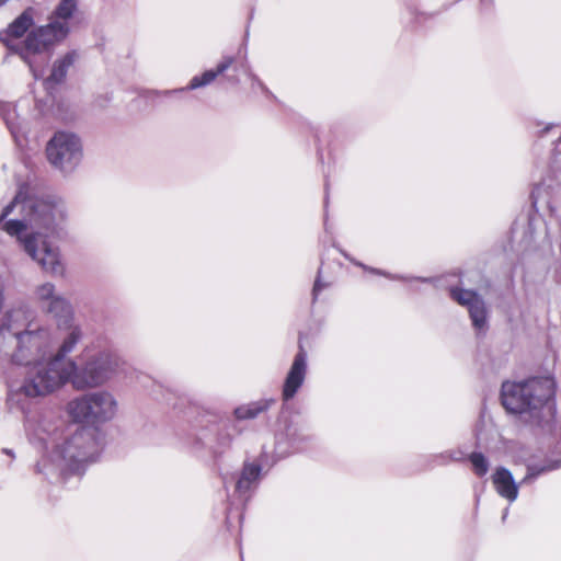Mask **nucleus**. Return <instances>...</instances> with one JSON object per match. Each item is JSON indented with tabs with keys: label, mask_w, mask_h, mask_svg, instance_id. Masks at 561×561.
<instances>
[{
	"label": "nucleus",
	"mask_w": 561,
	"mask_h": 561,
	"mask_svg": "<svg viewBox=\"0 0 561 561\" xmlns=\"http://www.w3.org/2000/svg\"><path fill=\"white\" fill-rule=\"evenodd\" d=\"M8 126H9V129H11L12 133H14L12 126L9 124V122H7Z\"/></svg>",
	"instance_id": "473e14b6"
},
{
	"label": "nucleus",
	"mask_w": 561,
	"mask_h": 561,
	"mask_svg": "<svg viewBox=\"0 0 561 561\" xmlns=\"http://www.w3.org/2000/svg\"><path fill=\"white\" fill-rule=\"evenodd\" d=\"M77 11V0H60L59 4L55 9L56 21L61 20V23H67L73 13Z\"/></svg>",
	"instance_id": "4be33fe9"
},
{
	"label": "nucleus",
	"mask_w": 561,
	"mask_h": 561,
	"mask_svg": "<svg viewBox=\"0 0 561 561\" xmlns=\"http://www.w3.org/2000/svg\"><path fill=\"white\" fill-rule=\"evenodd\" d=\"M436 457L439 459V461H438L439 465H445L449 461H458L461 459L460 453H457V451H445Z\"/></svg>",
	"instance_id": "bb28decb"
},
{
	"label": "nucleus",
	"mask_w": 561,
	"mask_h": 561,
	"mask_svg": "<svg viewBox=\"0 0 561 561\" xmlns=\"http://www.w3.org/2000/svg\"><path fill=\"white\" fill-rule=\"evenodd\" d=\"M128 371V364L116 352L107 350V379L111 377H121Z\"/></svg>",
	"instance_id": "a211bd4d"
},
{
	"label": "nucleus",
	"mask_w": 561,
	"mask_h": 561,
	"mask_svg": "<svg viewBox=\"0 0 561 561\" xmlns=\"http://www.w3.org/2000/svg\"><path fill=\"white\" fill-rule=\"evenodd\" d=\"M342 253L353 264H355L356 266L362 267L364 271H367L369 273H373V274H376V275H380V276H385V277H388V278L393 279V280H407V282H410V280L413 279L412 277H404V276H401V275H392V274L387 273L386 271L367 266V265L363 264L362 262H358V261L350 257L346 253H344V252H342ZM419 279L422 280V282H425V283L432 280L431 278H419Z\"/></svg>",
	"instance_id": "412c9836"
},
{
	"label": "nucleus",
	"mask_w": 561,
	"mask_h": 561,
	"mask_svg": "<svg viewBox=\"0 0 561 561\" xmlns=\"http://www.w3.org/2000/svg\"><path fill=\"white\" fill-rule=\"evenodd\" d=\"M551 127L552 125H548L545 130L548 131Z\"/></svg>",
	"instance_id": "72a5a7b5"
},
{
	"label": "nucleus",
	"mask_w": 561,
	"mask_h": 561,
	"mask_svg": "<svg viewBox=\"0 0 561 561\" xmlns=\"http://www.w3.org/2000/svg\"><path fill=\"white\" fill-rule=\"evenodd\" d=\"M286 435L289 439L291 447L295 450L300 449V442H302L305 438L304 435L300 434L299 430L297 427L288 426Z\"/></svg>",
	"instance_id": "a878e982"
},
{
	"label": "nucleus",
	"mask_w": 561,
	"mask_h": 561,
	"mask_svg": "<svg viewBox=\"0 0 561 561\" xmlns=\"http://www.w3.org/2000/svg\"><path fill=\"white\" fill-rule=\"evenodd\" d=\"M217 78V75L214 72V70H207L201 76H195L191 79L190 84L187 85V90H195L205 85L210 84L215 79Z\"/></svg>",
	"instance_id": "b1692460"
},
{
	"label": "nucleus",
	"mask_w": 561,
	"mask_h": 561,
	"mask_svg": "<svg viewBox=\"0 0 561 561\" xmlns=\"http://www.w3.org/2000/svg\"><path fill=\"white\" fill-rule=\"evenodd\" d=\"M37 36L41 38V46H50L56 42L64 39L68 32V23H61L60 21H53L45 26H41L34 30Z\"/></svg>",
	"instance_id": "ddd939ff"
},
{
	"label": "nucleus",
	"mask_w": 561,
	"mask_h": 561,
	"mask_svg": "<svg viewBox=\"0 0 561 561\" xmlns=\"http://www.w3.org/2000/svg\"><path fill=\"white\" fill-rule=\"evenodd\" d=\"M33 300L42 310L56 318H67L70 314L68 301L56 293L55 285L51 283L36 286L33 291Z\"/></svg>",
	"instance_id": "9d476101"
},
{
	"label": "nucleus",
	"mask_w": 561,
	"mask_h": 561,
	"mask_svg": "<svg viewBox=\"0 0 561 561\" xmlns=\"http://www.w3.org/2000/svg\"><path fill=\"white\" fill-rule=\"evenodd\" d=\"M308 370V356L307 352L299 345V351L294 357V360L286 374L283 387H282V399L285 402L290 401L298 393L302 387Z\"/></svg>",
	"instance_id": "1a4fd4ad"
},
{
	"label": "nucleus",
	"mask_w": 561,
	"mask_h": 561,
	"mask_svg": "<svg viewBox=\"0 0 561 561\" xmlns=\"http://www.w3.org/2000/svg\"><path fill=\"white\" fill-rule=\"evenodd\" d=\"M72 62L73 56L71 54L66 55L62 59L55 62L51 73L47 79V83L50 84L61 82L65 79L67 70L72 65Z\"/></svg>",
	"instance_id": "6ab92c4d"
},
{
	"label": "nucleus",
	"mask_w": 561,
	"mask_h": 561,
	"mask_svg": "<svg viewBox=\"0 0 561 561\" xmlns=\"http://www.w3.org/2000/svg\"><path fill=\"white\" fill-rule=\"evenodd\" d=\"M253 83H257L261 88H264L263 83L260 81V79L255 76H252Z\"/></svg>",
	"instance_id": "7c9ffc66"
},
{
	"label": "nucleus",
	"mask_w": 561,
	"mask_h": 561,
	"mask_svg": "<svg viewBox=\"0 0 561 561\" xmlns=\"http://www.w3.org/2000/svg\"><path fill=\"white\" fill-rule=\"evenodd\" d=\"M262 467L257 463H245L241 476L236 483V492L245 496L248 493L256 486L261 477Z\"/></svg>",
	"instance_id": "2eb2a0df"
},
{
	"label": "nucleus",
	"mask_w": 561,
	"mask_h": 561,
	"mask_svg": "<svg viewBox=\"0 0 561 561\" xmlns=\"http://www.w3.org/2000/svg\"><path fill=\"white\" fill-rule=\"evenodd\" d=\"M68 412L76 422L96 426L105 412V397L103 392L82 396L69 402Z\"/></svg>",
	"instance_id": "0eeeda50"
},
{
	"label": "nucleus",
	"mask_w": 561,
	"mask_h": 561,
	"mask_svg": "<svg viewBox=\"0 0 561 561\" xmlns=\"http://www.w3.org/2000/svg\"><path fill=\"white\" fill-rule=\"evenodd\" d=\"M507 513H508V508L505 510L504 515H503V519H505L507 517Z\"/></svg>",
	"instance_id": "2f4dec72"
},
{
	"label": "nucleus",
	"mask_w": 561,
	"mask_h": 561,
	"mask_svg": "<svg viewBox=\"0 0 561 561\" xmlns=\"http://www.w3.org/2000/svg\"><path fill=\"white\" fill-rule=\"evenodd\" d=\"M46 46H41V38L37 36L35 31H32L25 39V51L26 54L41 53L46 49Z\"/></svg>",
	"instance_id": "393cba45"
},
{
	"label": "nucleus",
	"mask_w": 561,
	"mask_h": 561,
	"mask_svg": "<svg viewBox=\"0 0 561 561\" xmlns=\"http://www.w3.org/2000/svg\"><path fill=\"white\" fill-rule=\"evenodd\" d=\"M469 460L472 465L473 472L478 477H483L488 473L490 463L488 458L482 453H472L469 456Z\"/></svg>",
	"instance_id": "5701e85b"
},
{
	"label": "nucleus",
	"mask_w": 561,
	"mask_h": 561,
	"mask_svg": "<svg viewBox=\"0 0 561 561\" xmlns=\"http://www.w3.org/2000/svg\"><path fill=\"white\" fill-rule=\"evenodd\" d=\"M49 341L38 350L34 347L26 351L32 359L28 363H18L19 365L32 366L28 376L25 379L22 390L27 397L46 396L53 392L67 381L66 362L59 357H49L46 359Z\"/></svg>",
	"instance_id": "f03ea898"
},
{
	"label": "nucleus",
	"mask_w": 561,
	"mask_h": 561,
	"mask_svg": "<svg viewBox=\"0 0 561 561\" xmlns=\"http://www.w3.org/2000/svg\"><path fill=\"white\" fill-rule=\"evenodd\" d=\"M37 36L41 38V46H50L56 42L64 39L68 32V23H61L60 21H53L45 26H41L34 30Z\"/></svg>",
	"instance_id": "4468645a"
},
{
	"label": "nucleus",
	"mask_w": 561,
	"mask_h": 561,
	"mask_svg": "<svg viewBox=\"0 0 561 561\" xmlns=\"http://www.w3.org/2000/svg\"><path fill=\"white\" fill-rule=\"evenodd\" d=\"M556 383L552 378H533L525 382H503L501 399L511 413H533L554 397Z\"/></svg>",
	"instance_id": "20e7f679"
},
{
	"label": "nucleus",
	"mask_w": 561,
	"mask_h": 561,
	"mask_svg": "<svg viewBox=\"0 0 561 561\" xmlns=\"http://www.w3.org/2000/svg\"><path fill=\"white\" fill-rule=\"evenodd\" d=\"M492 482L497 494L513 503L518 496L519 484L515 482L512 472L504 468L499 467L492 474Z\"/></svg>",
	"instance_id": "9b49d317"
},
{
	"label": "nucleus",
	"mask_w": 561,
	"mask_h": 561,
	"mask_svg": "<svg viewBox=\"0 0 561 561\" xmlns=\"http://www.w3.org/2000/svg\"><path fill=\"white\" fill-rule=\"evenodd\" d=\"M274 403V399H261L259 401L238 407L233 413L237 420H252L259 414L267 411Z\"/></svg>",
	"instance_id": "dca6fc26"
},
{
	"label": "nucleus",
	"mask_w": 561,
	"mask_h": 561,
	"mask_svg": "<svg viewBox=\"0 0 561 561\" xmlns=\"http://www.w3.org/2000/svg\"><path fill=\"white\" fill-rule=\"evenodd\" d=\"M66 217L61 201L23 197L20 191L0 214V230L15 237L25 252L51 275H62L64 264L59 251L41 237L39 232L22 237L26 230L49 229Z\"/></svg>",
	"instance_id": "f257e3e1"
},
{
	"label": "nucleus",
	"mask_w": 561,
	"mask_h": 561,
	"mask_svg": "<svg viewBox=\"0 0 561 561\" xmlns=\"http://www.w3.org/2000/svg\"><path fill=\"white\" fill-rule=\"evenodd\" d=\"M81 337V332L77 327H70V331L67 336L64 339V342L58 351V353L54 357H59L61 360L65 355L70 353Z\"/></svg>",
	"instance_id": "aec40b11"
},
{
	"label": "nucleus",
	"mask_w": 561,
	"mask_h": 561,
	"mask_svg": "<svg viewBox=\"0 0 561 561\" xmlns=\"http://www.w3.org/2000/svg\"><path fill=\"white\" fill-rule=\"evenodd\" d=\"M451 298L459 305L467 307L474 330L478 333L488 329V311L483 298L473 290L450 288Z\"/></svg>",
	"instance_id": "6e6552de"
},
{
	"label": "nucleus",
	"mask_w": 561,
	"mask_h": 561,
	"mask_svg": "<svg viewBox=\"0 0 561 561\" xmlns=\"http://www.w3.org/2000/svg\"><path fill=\"white\" fill-rule=\"evenodd\" d=\"M233 57H225L216 67L214 72L219 76L222 75L226 70H228L233 64Z\"/></svg>",
	"instance_id": "cd10ccee"
},
{
	"label": "nucleus",
	"mask_w": 561,
	"mask_h": 561,
	"mask_svg": "<svg viewBox=\"0 0 561 561\" xmlns=\"http://www.w3.org/2000/svg\"><path fill=\"white\" fill-rule=\"evenodd\" d=\"M556 448L557 451H553V455L543 465L528 463L527 473L519 484L531 483L540 474L561 468V440Z\"/></svg>",
	"instance_id": "f8f14e48"
},
{
	"label": "nucleus",
	"mask_w": 561,
	"mask_h": 561,
	"mask_svg": "<svg viewBox=\"0 0 561 561\" xmlns=\"http://www.w3.org/2000/svg\"><path fill=\"white\" fill-rule=\"evenodd\" d=\"M116 412L117 402L113 398H110V396L107 394V420L113 417L116 414Z\"/></svg>",
	"instance_id": "c85d7f7f"
},
{
	"label": "nucleus",
	"mask_w": 561,
	"mask_h": 561,
	"mask_svg": "<svg viewBox=\"0 0 561 561\" xmlns=\"http://www.w3.org/2000/svg\"><path fill=\"white\" fill-rule=\"evenodd\" d=\"M48 161L61 171L73 170L82 158V145L72 133L58 131L46 146Z\"/></svg>",
	"instance_id": "39448f33"
},
{
	"label": "nucleus",
	"mask_w": 561,
	"mask_h": 561,
	"mask_svg": "<svg viewBox=\"0 0 561 561\" xmlns=\"http://www.w3.org/2000/svg\"><path fill=\"white\" fill-rule=\"evenodd\" d=\"M327 285L323 284L320 278L318 277L314 282V285H313V289H312V296H313V301L317 299L319 293Z\"/></svg>",
	"instance_id": "c756f323"
},
{
	"label": "nucleus",
	"mask_w": 561,
	"mask_h": 561,
	"mask_svg": "<svg viewBox=\"0 0 561 561\" xmlns=\"http://www.w3.org/2000/svg\"><path fill=\"white\" fill-rule=\"evenodd\" d=\"M31 313L23 309H11L0 317V352L8 341H16V351L12 355L15 363H28L32 359L26 351L38 350L49 341L45 330H28Z\"/></svg>",
	"instance_id": "7ed1b4c3"
},
{
	"label": "nucleus",
	"mask_w": 561,
	"mask_h": 561,
	"mask_svg": "<svg viewBox=\"0 0 561 561\" xmlns=\"http://www.w3.org/2000/svg\"><path fill=\"white\" fill-rule=\"evenodd\" d=\"M34 24L33 10L31 8L23 11L12 23L9 24L5 33L9 37L20 38Z\"/></svg>",
	"instance_id": "f3484780"
},
{
	"label": "nucleus",
	"mask_w": 561,
	"mask_h": 561,
	"mask_svg": "<svg viewBox=\"0 0 561 561\" xmlns=\"http://www.w3.org/2000/svg\"><path fill=\"white\" fill-rule=\"evenodd\" d=\"M83 359L84 364L81 368H78L71 360L66 362V368L69 371L67 380L78 390L102 385L105 379V357L103 352L100 351L92 354L91 351L85 350Z\"/></svg>",
	"instance_id": "423d86ee"
}]
</instances>
